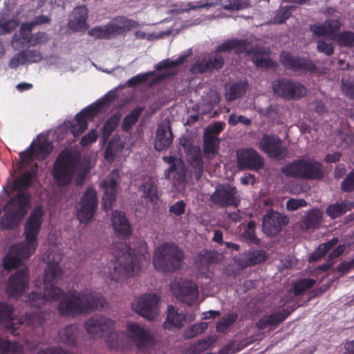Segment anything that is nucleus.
I'll return each mask as SVG.
<instances>
[{
    "label": "nucleus",
    "instance_id": "1",
    "mask_svg": "<svg viewBox=\"0 0 354 354\" xmlns=\"http://www.w3.org/2000/svg\"><path fill=\"white\" fill-rule=\"evenodd\" d=\"M61 259L57 254L49 261L44 270L43 290L30 292L26 303L32 307L40 308L48 301H55L61 297L57 307L59 314L72 317L103 308L106 302L100 293L88 289L81 292L69 290L65 293L57 286L64 274L59 264Z\"/></svg>",
    "mask_w": 354,
    "mask_h": 354
},
{
    "label": "nucleus",
    "instance_id": "2",
    "mask_svg": "<svg viewBox=\"0 0 354 354\" xmlns=\"http://www.w3.org/2000/svg\"><path fill=\"white\" fill-rule=\"evenodd\" d=\"M82 156L79 151L66 148L57 156L53 166L51 174L55 182L59 186L66 187L75 177V183L82 186L89 171L88 168L80 170Z\"/></svg>",
    "mask_w": 354,
    "mask_h": 354
},
{
    "label": "nucleus",
    "instance_id": "3",
    "mask_svg": "<svg viewBox=\"0 0 354 354\" xmlns=\"http://www.w3.org/2000/svg\"><path fill=\"white\" fill-rule=\"evenodd\" d=\"M114 262L111 263L113 270L109 277L118 281L122 278L131 277L139 269V262L134 250L126 243H117L113 248Z\"/></svg>",
    "mask_w": 354,
    "mask_h": 354
},
{
    "label": "nucleus",
    "instance_id": "4",
    "mask_svg": "<svg viewBox=\"0 0 354 354\" xmlns=\"http://www.w3.org/2000/svg\"><path fill=\"white\" fill-rule=\"evenodd\" d=\"M30 201L31 196L28 192H19L10 198L0 221L1 228L13 230L17 227L30 208Z\"/></svg>",
    "mask_w": 354,
    "mask_h": 354
},
{
    "label": "nucleus",
    "instance_id": "5",
    "mask_svg": "<svg viewBox=\"0 0 354 354\" xmlns=\"http://www.w3.org/2000/svg\"><path fill=\"white\" fill-rule=\"evenodd\" d=\"M184 258L183 250L174 243L167 242L156 249L153 263L157 270L170 273L181 267Z\"/></svg>",
    "mask_w": 354,
    "mask_h": 354
},
{
    "label": "nucleus",
    "instance_id": "6",
    "mask_svg": "<svg viewBox=\"0 0 354 354\" xmlns=\"http://www.w3.org/2000/svg\"><path fill=\"white\" fill-rule=\"evenodd\" d=\"M281 172L286 177L301 180H320L324 176L322 163L304 158L295 160L286 165L281 168Z\"/></svg>",
    "mask_w": 354,
    "mask_h": 354
},
{
    "label": "nucleus",
    "instance_id": "7",
    "mask_svg": "<svg viewBox=\"0 0 354 354\" xmlns=\"http://www.w3.org/2000/svg\"><path fill=\"white\" fill-rule=\"evenodd\" d=\"M44 212L41 207H36L30 212L24 224V241L19 243V248H28L30 252H35L37 248V236L43 223Z\"/></svg>",
    "mask_w": 354,
    "mask_h": 354
},
{
    "label": "nucleus",
    "instance_id": "8",
    "mask_svg": "<svg viewBox=\"0 0 354 354\" xmlns=\"http://www.w3.org/2000/svg\"><path fill=\"white\" fill-rule=\"evenodd\" d=\"M272 91L275 95L284 100H299L307 93V89L301 82L282 77L272 83Z\"/></svg>",
    "mask_w": 354,
    "mask_h": 354
},
{
    "label": "nucleus",
    "instance_id": "9",
    "mask_svg": "<svg viewBox=\"0 0 354 354\" xmlns=\"http://www.w3.org/2000/svg\"><path fill=\"white\" fill-rule=\"evenodd\" d=\"M211 201L220 207H237L241 202L238 191L230 184H220L210 196Z\"/></svg>",
    "mask_w": 354,
    "mask_h": 354
},
{
    "label": "nucleus",
    "instance_id": "10",
    "mask_svg": "<svg viewBox=\"0 0 354 354\" xmlns=\"http://www.w3.org/2000/svg\"><path fill=\"white\" fill-rule=\"evenodd\" d=\"M98 200L94 188L88 187L84 192L77 209V218L81 223H88L94 216Z\"/></svg>",
    "mask_w": 354,
    "mask_h": 354
},
{
    "label": "nucleus",
    "instance_id": "11",
    "mask_svg": "<svg viewBox=\"0 0 354 354\" xmlns=\"http://www.w3.org/2000/svg\"><path fill=\"white\" fill-rule=\"evenodd\" d=\"M279 62L286 69L294 72L315 73L317 70L316 63L308 57L295 56L288 51H282L279 55Z\"/></svg>",
    "mask_w": 354,
    "mask_h": 354
},
{
    "label": "nucleus",
    "instance_id": "12",
    "mask_svg": "<svg viewBox=\"0 0 354 354\" xmlns=\"http://www.w3.org/2000/svg\"><path fill=\"white\" fill-rule=\"evenodd\" d=\"M289 222L287 216L273 210H268L262 220L263 232L270 237L278 235Z\"/></svg>",
    "mask_w": 354,
    "mask_h": 354
},
{
    "label": "nucleus",
    "instance_id": "13",
    "mask_svg": "<svg viewBox=\"0 0 354 354\" xmlns=\"http://www.w3.org/2000/svg\"><path fill=\"white\" fill-rule=\"evenodd\" d=\"M259 147L269 157L273 158H282L288 153L283 140L274 133H263L259 142Z\"/></svg>",
    "mask_w": 354,
    "mask_h": 354
},
{
    "label": "nucleus",
    "instance_id": "14",
    "mask_svg": "<svg viewBox=\"0 0 354 354\" xmlns=\"http://www.w3.org/2000/svg\"><path fill=\"white\" fill-rule=\"evenodd\" d=\"M236 165L240 170L258 171L263 166L259 153L251 148H243L236 151Z\"/></svg>",
    "mask_w": 354,
    "mask_h": 354
},
{
    "label": "nucleus",
    "instance_id": "15",
    "mask_svg": "<svg viewBox=\"0 0 354 354\" xmlns=\"http://www.w3.org/2000/svg\"><path fill=\"white\" fill-rule=\"evenodd\" d=\"M159 297L154 293L145 295L133 305L135 311L149 320H153L159 313Z\"/></svg>",
    "mask_w": 354,
    "mask_h": 354
},
{
    "label": "nucleus",
    "instance_id": "16",
    "mask_svg": "<svg viewBox=\"0 0 354 354\" xmlns=\"http://www.w3.org/2000/svg\"><path fill=\"white\" fill-rule=\"evenodd\" d=\"M173 295L180 301L191 306L198 297L196 284L192 281L173 282L171 285Z\"/></svg>",
    "mask_w": 354,
    "mask_h": 354
},
{
    "label": "nucleus",
    "instance_id": "17",
    "mask_svg": "<svg viewBox=\"0 0 354 354\" xmlns=\"http://www.w3.org/2000/svg\"><path fill=\"white\" fill-rule=\"evenodd\" d=\"M29 269L22 268L10 275L8 279L6 292L11 297L21 295L28 288L29 284Z\"/></svg>",
    "mask_w": 354,
    "mask_h": 354
},
{
    "label": "nucleus",
    "instance_id": "18",
    "mask_svg": "<svg viewBox=\"0 0 354 354\" xmlns=\"http://www.w3.org/2000/svg\"><path fill=\"white\" fill-rule=\"evenodd\" d=\"M113 324L112 319L101 315H95L85 322L84 328L92 337L97 338L103 336L106 333H111Z\"/></svg>",
    "mask_w": 354,
    "mask_h": 354
},
{
    "label": "nucleus",
    "instance_id": "19",
    "mask_svg": "<svg viewBox=\"0 0 354 354\" xmlns=\"http://www.w3.org/2000/svg\"><path fill=\"white\" fill-rule=\"evenodd\" d=\"M165 162L169 165V167L164 172L165 178L169 180L171 178L174 185H180L186 181V169L185 164L181 158H177L174 156H163Z\"/></svg>",
    "mask_w": 354,
    "mask_h": 354
},
{
    "label": "nucleus",
    "instance_id": "20",
    "mask_svg": "<svg viewBox=\"0 0 354 354\" xmlns=\"http://www.w3.org/2000/svg\"><path fill=\"white\" fill-rule=\"evenodd\" d=\"M174 136L171 131V122L165 119L158 124L155 140L154 148L158 151L167 150L173 143Z\"/></svg>",
    "mask_w": 354,
    "mask_h": 354
},
{
    "label": "nucleus",
    "instance_id": "21",
    "mask_svg": "<svg viewBox=\"0 0 354 354\" xmlns=\"http://www.w3.org/2000/svg\"><path fill=\"white\" fill-rule=\"evenodd\" d=\"M19 243L11 247L10 251L3 259V266L6 270H11L19 265L24 259H28L35 252H30L29 248H19Z\"/></svg>",
    "mask_w": 354,
    "mask_h": 354
},
{
    "label": "nucleus",
    "instance_id": "22",
    "mask_svg": "<svg viewBox=\"0 0 354 354\" xmlns=\"http://www.w3.org/2000/svg\"><path fill=\"white\" fill-rule=\"evenodd\" d=\"M127 329L130 337L136 344L139 349L144 350L153 344L155 341L153 335L138 324H129Z\"/></svg>",
    "mask_w": 354,
    "mask_h": 354
},
{
    "label": "nucleus",
    "instance_id": "23",
    "mask_svg": "<svg viewBox=\"0 0 354 354\" xmlns=\"http://www.w3.org/2000/svg\"><path fill=\"white\" fill-rule=\"evenodd\" d=\"M111 224L116 235L123 239H128L132 235V228L124 212L114 210L111 214Z\"/></svg>",
    "mask_w": 354,
    "mask_h": 354
},
{
    "label": "nucleus",
    "instance_id": "24",
    "mask_svg": "<svg viewBox=\"0 0 354 354\" xmlns=\"http://www.w3.org/2000/svg\"><path fill=\"white\" fill-rule=\"evenodd\" d=\"M223 57L216 54L213 57L196 60L191 67V72L193 74H203L206 72L219 70L223 68Z\"/></svg>",
    "mask_w": 354,
    "mask_h": 354
},
{
    "label": "nucleus",
    "instance_id": "25",
    "mask_svg": "<svg viewBox=\"0 0 354 354\" xmlns=\"http://www.w3.org/2000/svg\"><path fill=\"white\" fill-rule=\"evenodd\" d=\"M13 307L5 302H0V324L3 326L13 335H20L21 323L15 322Z\"/></svg>",
    "mask_w": 354,
    "mask_h": 354
},
{
    "label": "nucleus",
    "instance_id": "26",
    "mask_svg": "<svg viewBox=\"0 0 354 354\" xmlns=\"http://www.w3.org/2000/svg\"><path fill=\"white\" fill-rule=\"evenodd\" d=\"M100 186L104 189L102 207L105 210H109L112 208L113 203L115 201L118 182L113 176H109L104 182L101 183Z\"/></svg>",
    "mask_w": 354,
    "mask_h": 354
},
{
    "label": "nucleus",
    "instance_id": "27",
    "mask_svg": "<svg viewBox=\"0 0 354 354\" xmlns=\"http://www.w3.org/2000/svg\"><path fill=\"white\" fill-rule=\"evenodd\" d=\"M81 330L76 324H70L60 329L57 333L58 342L70 347H76Z\"/></svg>",
    "mask_w": 354,
    "mask_h": 354
},
{
    "label": "nucleus",
    "instance_id": "28",
    "mask_svg": "<svg viewBox=\"0 0 354 354\" xmlns=\"http://www.w3.org/2000/svg\"><path fill=\"white\" fill-rule=\"evenodd\" d=\"M268 258L267 253L263 250H253L246 251L238 258V262L242 268H247L259 264Z\"/></svg>",
    "mask_w": 354,
    "mask_h": 354
},
{
    "label": "nucleus",
    "instance_id": "29",
    "mask_svg": "<svg viewBox=\"0 0 354 354\" xmlns=\"http://www.w3.org/2000/svg\"><path fill=\"white\" fill-rule=\"evenodd\" d=\"M322 220L323 212L317 208H313L303 216L300 227L303 231L318 229Z\"/></svg>",
    "mask_w": 354,
    "mask_h": 354
},
{
    "label": "nucleus",
    "instance_id": "30",
    "mask_svg": "<svg viewBox=\"0 0 354 354\" xmlns=\"http://www.w3.org/2000/svg\"><path fill=\"white\" fill-rule=\"evenodd\" d=\"M114 97V94H108L101 101L92 104L84 109L76 116L79 117L80 115V119L86 121L93 119L101 111L102 107L103 106H109Z\"/></svg>",
    "mask_w": 354,
    "mask_h": 354
},
{
    "label": "nucleus",
    "instance_id": "31",
    "mask_svg": "<svg viewBox=\"0 0 354 354\" xmlns=\"http://www.w3.org/2000/svg\"><path fill=\"white\" fill-rule=\"evenodd\" d=\"M249 42L246 39L232 38L227 39L216 47V53L234 50L236 55L245 53Z\"/></svg>",
    "mask_w": 354,
    "mask_h": 354
},
{
    "label": "nucleus",
    "instance_id": "32",
    "mask_svg": "<svg viewBox=\"0 0 354 354\" xmlns=\"http://www.w3.org/2000/svg\"><path fill=\"white\" fill-rule=\"evenodd\" d=\"M248 55H252V61L257 68H273L275 69L278 66V64L271 58H263V55L269 54V51L257 50L254 48L247 49L245 52Z\"/></svg>",
    "mask_w": 354,
    "mask_h": 354
},
{
    "label": "nucleus",
    "instance_id": "33",
    "mask_svg": "<svg viewBox=\"0 0 354 354\" xmlns=\"http://www.w3.org/2000/svg\"><path fill=\"white\" fill-rule=\"evenodd\" d=\"M186 322V316L179 313L176 307L169 305L167 308V316L164 323V327L169 330L180 329L183 327Z\"/></svg>",
    "mask_w": 354,
    "mask_h": 354
},
{
    "label": "nucleus",
    "instance_id": "34",
    "mask_svg": "<svg viewBox=\"0 0 354 354\" xmlns=\"http://www.w3.org/2000/svg\"><path fill=\"white\" fill-rule=\"evenodd\" d=\"M295 308H292L290 310L288 309H282L276 313L265 316L259 321L257 323V327L259 329H265L269 326H278L283 322L295 310Z\"/></svg>",
    "mask_w": 354,
    "mask_h": 354
},
{
    "label": "nucleus",
    "instance_id": "35",
    "mask_svg": "<svg viewBox=\"0 0 354 354\" xmlns=\"http://www.w3.org/2000/svg\"><path fill=\"white\" fill-rule=\"evenodd\" d=\"M143 193V197L147 199L156 209L160 201V196L158 194V180L150 177L147 180L145 181L140 186Z\"/></svg>",
    "mask_w": 354,
    "mask_h": 354
},
{
    "label": "nucleus",
    "instance_id": "36",
    "mask_svg": "<svg viewBox=\"0 0 354 354\" xmlns=\"http://www.w3.org/2000/svg\"><path fill=\"white\" fill-rule=\"evenodd\" d=\"M37 164L36 163L30 170H28L22 173L14 180L13 189L19 192H24V191L28 189L37 176Z\"/></svg>",
    "mask_w": 354,
    "mask_h": 354
},
{
    "label": "nucleus",
    "instance_id": "37",
    "mask_svg": "<svg viewBox=\"0 0 354 354\" xmlns=\"http://www.w3.org/2000/svg\"><path fill=\"white\" fill-rule=\"evenodd\" d=\"M110 25L114 35L116 36L121 35L125 32L137 27L138 24L137 21L124 16H119L115 17L113 21L110 22Z\"/></svg>",
    "mask_w": 354,
    "mask_h": 354
},
{
    "label": "nucleus",
    "instance_id": "38",
    "mask_svg": "<svg viewBox=\"0 0 354 354\" xmlns=\"http://www.w3.org/2000/svg\"><path fill=\"white\" fill-rule=\"evenodd\" d=\"M32 30L33 29L31 26L30 28L28 22L23 23L20 26L19 34H15L13 36L12 40V47L16 50H19L21 48L25 47L26 46H28V44L31 39V32L32 31Z\"/></svg>",
    "mask_w": 354,
    "mask_h": 354
},
{
    "label": "nucleus",
    "instance_id": "39",
    "mask_svg": "<svg viewBox=\"0 0 354 354\" xmlns=\"http://www.w3.org/2000/svg\"><path fill=\"white\" fill-rule=\"evenodd\" d=\"M187 161L194 169V175L196 180H199L203 171V162L202 160L201 150L199 146L187 153Z\"/></svg>",
    "mask_w": 354,
    "mask_h": 354
},
{
    "label": "nucleus",
    "instance_id": "40",
    "mask_svg": "<svg viewBox=\"0 0 354 354\" xmlns=\"http://www.w3.org/2000/svg\"><path fill=\"white\" fill-rule=\"evenodd\" d=\"M354 208V201L344 200L342 203L329 205L326 209V214L331 219L339 218Z\"/></svg>",
    "mask_w": 354,
    "mask_h": 354
},
{
    "label": "nucleus",
    "instance_id": "41",
    "mask_svg": "<svg viewBox=\"0 0 354 354\" xmlns=\"http://www.w3.org/2000/svg\"><path fill=\"white\" fill-rule=\"evenodd\" d=\"M220 140L218 137L209 135L207 133L203 134V155L208 160L212 159L219 151Z\"/></svg>",
    "mask_w": 354,
    "mask_h": 354
},
{
    "label": "nucleus",
    "instance_id": "42",
    "mask_svg": "<svg viewBox=\"0 0 354 354\" xmlns=\"http://www.w3.org/2000/svg\"><path fill=\"white\" fill-rule=\"evenodd\" d=\"M121 117L122 114L120 112H116L105 122L101 131L103 144L108 142L113 132L117 129L121 120Z\"/></svg>",
    "mask_w": 354,
    "mask_h": 354
},
{
    "label": "nucleus",
    "instance_id": "43",
    "mask_svg": "<svg viewBox=\"0 0 354 354\" xmlns=\"http://www.w3.org/2000/svg\"><path fill=\"white\" fill-rule=\"evenodd\" d=\"M144 111V108L136 106L123 119L121 129L124 132H129L136 123L138 121L139 118Z\"/></svg>",
    "mask_w": 354,
    "mask_h": 354
},
{
    "label": "nucleus",
    "instance_id": "44",
    "mask_svg": "<svg viewBox=\"0 0 354 354\" xmlns=\"http://www.w3.org/2000/svg\"><path fill=\"white\" fill-rule=\"evenodd\" d=\"M248 88V84L246 81L237 82L231 85L227 89L225 97L228 101H232L241 97L245 95Z\"/></svg>",
    "mask_w": 354,
    "mask_h": 354
},
{
    "label": "nucleus",
    "instance_id": "45",
    "mask_svg": "<svg viewBox=\"0 0 354 354\" xmlns=\"http://www.w3.org/2000/svg\"><path fill=\"white\" fill-rule=\"evenodd\" d=\"M32 145L35 158L39 160L46 159L53 150L52 144L48 140L38 141L37 143Z\"/></svg>",
    "mask_w": 354,
    "mask_h": 354
},
{
    "label": "nucleus",
    "instance_id": "46",
    "mask_svg": "<svg viewBox=\"0 0 354 354\" xmlns=\"http://www.w3.org/2000/svg\"><path fill=\"white\" fill-rule=\"evenodd\" d=\"M316 283V280L312 278H301L296 281L292 286V293L295 296L301 295Z\"/></svg>",
    "mask_w": 354,
    "mask_h": 354
},
{
    "label": "nucleus",
    "instance_id": "47",
    "mask_svg": "<svg viewBox=\"0 0 354 354\" xmlns=\"http://www.w3.org/2000/svg\"><path fill=\"white\" fill-rule=\"evenodd\" d=\"M88 35L95 39H109L115 36L110 23L104 26H95L88 32Z\"/></svg>",
    "mask_w": 354,
    "mask_h": 354
},
{
    "label": "nucleus",
    "instance_id": "48",
    "mask_svg": "<svg viewBox=\"0 0 354 354\" xmlns=\"http://www.w3.org/2000/svg\"><path fill=\"white\" fill-rule=\"evenodd\" d=\"M216 339L213 337H208L198 340L195 344L190 346L189 351L190 354H199L207 350L214 344Z\"/></svg>",
    "mask_w": 354,
    "mask_h": 354
},
{
    "label": "nucleus",
    "instance_id": "49",
    "mask_svg": "<svg viewBox=\"0 0 354 354\" xmlns=\"http://www.w3.org/2000/svg\"><path fill=\"white\" fill-rule=\"evenodd\" d=\"M337 237H333L330 241L324 243L318 247L316 251L310 257V260H316L324 257L332 248H333L338 243Z\"/></svg>",
    "mask_w": 354,
    "mask_h": 354
},
{
    "label": "nucleus",
    "instance_id": "50",
    "mask_svg": "<svg viewBox=\"0 0 354 354\" xmlns=\"http://www.w3.org/2000/svg\"><path fill=\"white\" fill-rule=\"evenodd\" d=\"M21 352V347L18 343L0 338V353L1 354H18Z\"/></svg>",
    "mask_w": 354,
    "mask_h": 354
},
{
    "label": "nucleus",
    "instance_id": "51",
    "mask_svg": "<svg viewBox=\"0 0 354 354\" xmlns=\"http://www.w3.org/2000/svg\"><path fill=\"white\" fill-rule=\"evenodd\" d=\"M333 39L341 47L351 48L354 46V32L346 30L335 35Z\"/></svg>",
    "mask_w": 354,
    "mask_h": 354
},
{
    "label": "nucleus",
    "instance_id": "52",
    "mask_svg": "<svg viewBox=\"0 0 354 354\" xmlns=\"http://www.w3.org/2000/svg\"><path fill=\"white\" fill-rule=\"evenodd\" d=\"M25 322L28 326L36 328L45 323V318L40 311L30 312L25 315Z\"/></svg>",
    "mask_w": 354,
    "mask_h": 354
},
{
    "label": "nucleus",
    "instance_id": "53",
    "mask_svg": "<svg viewBox=\"0 0 354 354\" xmlns=\"http://www.w3.org/2000/svg\"><path fill=\"white\" fill-rule=\"evenodd\" d=\"M186 59V56L182 55L176 59L171 60L169 59H164L156 65L157 71H162L167 68H171L177 67L183 64Z\"/></svg>",
    "mask_w": 354,
    "mask_h": 354
},
{
    "label": "nucleus",
    "instance_id": "54",
    "mask_svg": "<svg viewBox=\"0 0 354 354\" xmlns=\"http://www.w3.org/2000/svg\"><path fill=\"white\" fill-rule=\"evenodd\" d=\"M198 257L199 261L205 266L216 263L218 261V254L216 251L202 250Z\"/></svg>",
    "mask_w": 354,
    "mask_h": 354
},
{
    "label": "nucleus",
    "instance_id": "55",
    "mask_svg": "<svg viewBox=\"0 0 354 354\" xmlns=\"http://www.w3.org/2000/svg\"><path fill=\"white\" fill-rule=\"evenodd\" d=\"M87 128V121L81 120L80 115L79 117L75 116V122L72 123L71 126V132L74 136V137H77L80 136L83 132H84Z\"/></svg>",
    "mask_w": 354,
    "mask_h": 354
},
{
    "label": "nucleus",
    "instance_id": "56",
    "mask_svg": "<svg viewBox=\"0 0 354 354\" xmlns=\"http://www.w3.org/2000/svg\"><path fill=\"white\" fill-rule=\"evenodd\" d=\"M49 40L50 37L46 32L38 31L32 34L28 46L35 47L39 45L46 44Z\"/></svg>",
    "mask_w": 354,
    "mask_h": 354
},
{
    "label": "nucleus",
    "instance_id": "57",
    "mask_svg": "<svg viewBox=\"0 0 354 354\" xmlns=\"http://www.w3.org/2000/svg\"><path fill=\"white\" fill-rule=\"evenodd\" d=\"M342 192L346 193L354 192V169H353L346 176L340 184Z\"/></svg>",
    "mask_w": 354,
    "mask_h": 354
},
{
    "label": "nucleus",
    "instance_id": "58",
    "mask_svg": "<svg viewBox=\"0 0 354 354\" xmlns=\"http://www.w3.org/2000/svg\"><path fill=\"white\" fill-rule=\"evenodd\" d=\"M18 21L15 19H0L1 35L10 33L18 26Z\"/></svg>",
    "mask_w": 354,
    "mask_h": 354
},
{
    "label": "nucleus",
    "instance_id": "59",
    "mask_svg": "<svg viewBox=\"0 0 354 354\" xmlns=\"http://www.w3.org/2000/svg\"><path fill=\"white\" fill-rule=\"evenodd\" d=\"M237 319V315L234 313L230 314L222 318L216 324V330L218 332L225 331L228 327L232 325Z\"/></svg>",
    "mask_w": 354,
    "mask_h": 354
},
{
    "label": "nucleus",
    "instance_id": "60",
    "mask_svg": "<svg viewBox=\"0 0 354 354\" xmlns=\"http://www.w3.org/2000/svg\"><path fill=\"white\" fill-rule=\"evenodd\" d=\"M26 59V63H37L43 59V56L39 50L27 49L22 50Z\"/></svg>",
    "mask_w": 354,
    "mask_h": 354
},
{
    "label": "nucleus",
    "instance_id": "61",
    "mask_svg": "<svg viewBox=\"0 0 354 354\" xmlns=\"http://www.w3.org/2000/svg\"><path fill=\"white\" fill-rule=\"evenodd\" d=\"M154 72H148L145 73H140L133 76L128 81V85L131 87L141 84L148 80L149 77L154 75Z\"/></svg>",
    "mask_w": 354,
    "mask_h": 354
},
{
    "label": "nucleus",
    "instance_id": "62",
    "mask_svg": "<svg viewBox=\"0 0 354 354\" xmlns=\"http://www.w3.org/2000/svg\"><path fill=\"white\" fill-rule=\"evenodd\" d=\"M317 50L326 56H330L334 53L335 48L331 43H327L324 39H319L317 42Z\"/></svg>",
    "mask_w": 354,
    "mask_h": 354
},
{
    "label": "nucleus",
    "instance_id": "63",
    "mask_svg": "<svg viewBox=\"0 0 354 354\" xmlns=\"http://www.w3.org/2000/svg\"><path fill=\"white\" fill-rule=\"evenodd\" d=\"M342 91L343 94L351 100H354V80L342 81Z\"/></svg>",
    "mask_w": 354,
    "mask_h": 354
},
{
    "label": "nucleus",
    "instance_id": "64",
    "mask_svg": "<svg viewBox=\"0 0 354 354\" xmlns=\"http://www.w3.org/2000/svg\"><path fill=\"white\" fill-rule=\"evenodd\" d=\"M207 328V324L201 322L199 324H194L187 332V336L189 338L194 337L201 333L205 332Z\"/></svg>",
    "mask_w": 354,
    "mask_h": 354
}]
</instances>
